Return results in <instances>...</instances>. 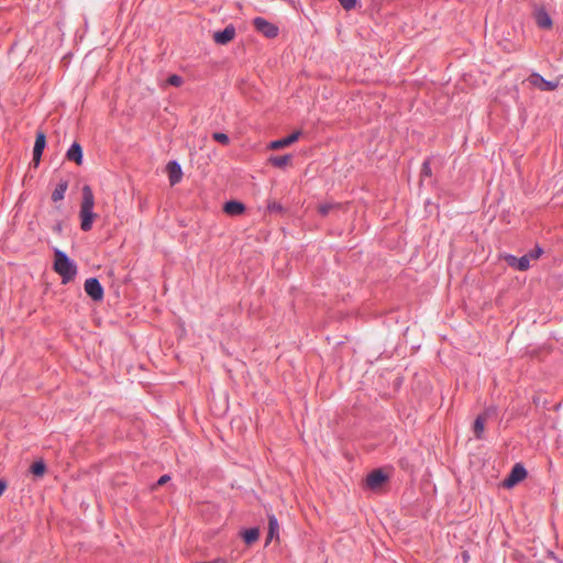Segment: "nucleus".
<instances>
[{"mask_svg": "<svg viewBox=\"0 0 563 563\" xmlns=\"http://www.w3.org/2000/svg\"><path fill=\"white\" fill-rule=\"evenodd\" d=\"M95 197L90 186L85 185L82 187V199L80 203V229L88 232L92 228V223L97 214L93 212Z\"/></svg>", "mask_w": 563, "mask_h": 563, "instance_id": "f257e3e1", "label": "nucleus"}, {"mask_svg": "<svg viewBox=\"0 0 563 563\" xmlns=\"http://www.w3.org/2000/svg\"><path fill=\"white\" fill-rule=\"evenodd\" d=\"M54 271L62 277L63 284L71 282L77 274V265L59 249L54 250Z\"/></svg>", "mask_w": 563, "mask_h": 563, "instance_id": "f03ea898", "label": "nucleus"}, {"mask_svg": "<svg viewBox=\"0 0 563 563\" xmlns=\"http://www.w3.org/2000/svg\"><path fill=\"white\" fill-rule=\"evenodd\" d=\"M528 82L541 91H553L559 86L558 81L547 80L539 73H532L528 77Z\"/></svg>", "mask_w": 563, "mask_h": 563, "instance_id": "7ed1b4c3", "label": "nucleus"}, {"mask_svg": "<svg viewBox=\"0 0 563 563\" xmlns=\"http://www.w3.org/2000/svg\"><path fill=\"white\" fill-rule=\"evenodd\" d=\"M86 294L95 301H100L103 298V287L100 284L99 279L96 277H90L86 279L84 285Z\"/></svg>", "mask_w": 563, "mask_h": 563, "instance_id": "20e7f679", "label": "nucleus"}, {"mask_svg": "<svg viewBox=\"0 0 563 563\" xmlns=\"http://www.w3.org/2000/svg\"><path fill=\"white\" fill-rule=\"evenodd\" d=\"M527 476V471L521 464H516L509 475L505 478L503 486L506 488H512L515 485L523 481Z\"/></svg>", "mask_w": 563, "mask_h": 563, "instance_id": "39448f33", "label": "nucleus"}, {"mask_svg": "<svg viewBox=\"0 0 563 563\" xmlns=\"http://www.w3.org/2000/svg\"><path fill=\"white\" fill-rule=\"evenodd\" d=\"M254 27L256 31L261 32L268 38H274L278 35V27L273 23L268 22L266 19L257 16L253 21Z\"/></svg>", "mask_w": 563, "mask_h": 563, "instance_id": "423d86ee", "label": "nucleus"}, {"mask_svg": "<svg viewBox=\"0 0 563 563\" xmlns=\"http://www.w3.org/2000/svg\"><path fill=\"white\" fill-rule=\"evenodd\" d=\"M45 146H46V136H45L44 132L37 131L34 147H33V163L35 166H37L40 164Z\"/></svg>", "mask_w": 563, "mask_h": 563, "instance_id": "0eeeda50", "label": "nucleus"}, {"mask_svg": "<svg viewBox=\"0 0 563 563\" xmlns=\"http://www.w3.org/2000/svg\"><path fill=\"white\" fill-rule=\"evenodd\" d=\"M235 36V29L232 24L225 26L222 31H218L213 35V40L217 44L225 45L232 41Z\"/></svg>", "mask_w": 563, "mask_h": 563, "instance_id": "6e6552de", "label": "nucleus"}, {"mask_svg": "<svg viewBox=\"0 0 563 563\" xmlns=\"http://www.w3.org/2000/svg\"><path fill=\"white\" fill-rule=\"evenodd\" d=\"M505 261L510 267L516 268L520 272H525L530 267L528 256L525 255L521 257H517L515 255L508 254L505 256Z\"/></svg>", "mask_w": 563, "mask_h": 563, "instance_id": "1a4fd4ad", "label": "nucleus"}, {"mask_svg": "<svg viewBox=\"0 0 563 563\" xmlns=\"http://www.w3.org/2000/svg\"><path fill=\"white\" fill-rule=\"evenodd\" d=\"M168 179L172 186L178 184L183 177L181 166L178 162L172 161L167 164Z\"/></svg>", "mask_w": 563, "mask_h": 563, "instance_id": "9d476101", "label": "nucleus"}, {"mask_svg": "<svg viewBox=\"0 0 563 563\" xmlns=\"http://www.w3.org/2000/svg\"><path fill=\"white\" fill-rule=\"evenodd\" d=\"M387 481V476L382 470H375L367 475L366 484L369 488L374 489L379 487Z\"/></svg>", "mask_w": 563, "mask_h": 563, "instance_id": "9b49d317", "label": "nucleus"}, {"mask_svg": "<svg viewBox=\"0 0 563 563\" xmlns=\"http://www.w3.org/2000/svg\"><path fill=\"white\" fill-rule=\"evenodd\" d=\"M300 135H301V132L296 131L286 137L273 141L269 144V147L272 150H279V148L289 146L290 144L295 143L299 139Z\"/></svg>", "mask_w": 563, "mask_h": 563, "instance_id": "f8f14e48", "label": "nucleus"}, {"mask_svg": "<svg viewBox=\"0 0 563 563\" xmlns=\"http://www.w3.org/2000/svg\"><path fill=\"white\" fill-rule=\"evenodd\" d=\"M66 158L77 165L82 164V148L77 142H74L66 152Z\"/></svg>", "mask_w": 563, "mask_h": 563, "instance_id": "ddd939ff", "label": "nucleus"}, {"mask_svg": "<svg viewBox=\"0 0 563 563\" xmlns=\"http://www.w3.org/2000/svg\"><path fill=\"white\" fill-rule=\"evenodd\" d=\"M536 23L541 29H549L552 25V20L547 11L538 9L534 14Z\"/></svg>", "mask_w": 563, "mask_h": 563, "instance_id": "4468645a", "label": "nucleus"}, {"mask_svg": "<svg viewBox=\"0 0 563 563\" xmlns=\"http://www.w3.org/2000/svg\"><path fill=\"white\" fill-rule=\"evenodd\" d=\"M223 210L227 214L239 216L244 212L245 207L242 202L230 200L224 203Z\"/></svg>", "mask_w": 563, "mask_h": 563, "instance_id": "2eb2a0df", "label": "nucleus"}, {"mask_svg": "<svg viewBox=\"0 0 563 563\" xmlns=\"http://www.w3.org/2000/svg\"><path fill=\"white\" fill-rule=\"evenodd\" d=\"M67 188H68L67 180L59 181L52 194V200L54 202L63 200L65 197V194L67 191Z\"/></svg>", "mask_w": 563, "mask_h": 563, "instance_id": "dca6fc26", "label": "nucleus"}, {"mask_svg": "<svg viewBox=\"0 0 563 563\" xmlns=\"http://www.w3.org/2000/svg\"><path fill=\"white\" fill-rule=\"evenodd\" d=\"M278 520L275 517V515H268V533H267V540L271 541L275 537H278Z\"/></svg>", "mask_w": 563, "mask_h": 563, "instance_id": "f3484780", "label": "nucleus"}, {"mask_svg": "<svg viewBox=\"0 0 563 563\" xmlns=\"http://www.w3.org/2000/svg\"><path fill=\"white\" fill-rule=\"evenodd\" d=\"M485 417L484 416H477V418L474 421L473 431L476 439H483L484 429H485Z\"/></svg>", "mask_w": 563, "mask_h": 563, "instance_id": "a211bd4d", "label": "nucleus"}, {"mask_svg": "<svg viewBox=\"0 0 563 563\" xmlns=\"http://www.w3.org/2000/svg\"><path fill=\"white\" fill-rule=\"evenodd\" d=\"M260 537V530L258 528H251V529H246L244 530V532L242 533V538L244 540V542L246 544H252L254 543Z\"/></svg>", "mask_w": 563, "mask_h": 563, "instance_id": "6ab92c4d", "label": "nucleus"}, {"mask_svg": "<svg viewBox=\"0 0 563 563\" xmlns=\"http://www.w3.org/2000/svg\"><path fill=\"white\" fill-rule=\"evenodd\" d=\"M291 159V156L289 154L282 155V156H273L269 158V162L273 166L282 168L286 166Z\"/></svg>", "mask_w": 563, "mask_h": 563, "instance_id": "aec40b11", "label": "nucleus"}, {"mask_svg": "<svg viewBox=\"0 0 563 563\" xmlns=\"http://www.w3.org/2000/svg\"><path fill=\"white\" fill-rule=\"evenodd\" d=\"M30 471L34 476L41 477L46 471V465L43 461H36L31 465Z\"/></svg>", "mask_w": 563, "mask_h": 563, "instance_id": "412c9836", "label": "nucleus"}, {"mask_svg": "<svg viewBox=\"0 0 563 563\" xmlns=\"http://www.w3.org/2000/svg\"><path fill=\"white\" fill-rule=\"evenodd\" d=\"M212 139L222 145H228L230 143L229 135L222 132H214L212 134Z\"/></svg>", "mask_w": 563, "mask_h": 563, "instance_id": "4be33fe9", "label": "nucleus"}, {"mask_svg": "<svg viewBox=\"0 0 563 563\" xmlns=\"http://www.w3.org/2000/svg\"><path fill=\"white\" fill-rule=\"evenodd\" d=\"M340 207V205L334 203H322L319 206V212L322 216H328L332 209Z\"/></svg>", "mask_w": 563, "mask_h": 563, "instance_id": "5701e85b", "label": "nucleus"}, {"mask_svg": "<svg viewBox=\"0 0 563 563\" xmlns=\"http://www.w3.org/2000/svg\"><path fill=\"white\" fill-rule=\"evenodd\" d=\"M542 253H543V250L541 247L537 246L534 250H532L529 253L525 254V256H528V260L530 262L531 260L539 258Z\"/></svg>", "mask_w": 563, "mask_h": 563, "instance_id": "b1692460", "label": "nucleus"}, {"mask_svg": "<svg viewBox=\"0 0 563 563\" xmlns=\"http://www.w3.org/2000/svg\"><path fill=\"white\" fill-rule=\"evenodd\" d=\"M167 82L170 85V86H175V87H178L183 84V78L178 75H170L168 78H167Z\"/></svg>", "mask_w": 563, "mask_h": 563, "instance_id": "393cba45", "label": "nucleus"}, {"mask_svg": "<svg viewBox=\"0 0 563 563\" xmlns=\"http://www.w3.org/2000/svg\"><path fill=\"white\" fill-rule=\"evenodd\" d=\"M340 4L345 10H352L355 8L357 0H339Z\"/></svg>", "mask_w": 563, "mask_h": 563, "instance_id": "a878e982", "label": "nucleus"}, {"mask_svg": "<svg viewBox=\"0 0 563 563\" xmlns=\"http://www.w3.org/2000/svg\"><path fill=\"white\" fill-rule=\"evenodd\" d=\"M496 412H497V409L495 407H488L485 409V411L481 416H484L485 420H487L488 418L495 416Z\"/></svg>", "mask_w": 563, "mask_h": 563, "instance_id": "bb28decb", "label": "nucleus"}, {"mask_svg": "<svg viewBox=\"0 0 563 563\" xmlns=\"http://www.w3.org/2000/svg\"><path fill=\"white\" fill-rule=\"evenodd\" d=\"M421 174L423 176H430L431 175V166H430V162L429 161H426L422 164Z\"/></svg>", "mask_w": 563, "mask_h": 563, "instance_id": "cd10ccee", "label": "nucleus"}, {"mask_svg": "<svg viewBox=\"0 0 563 563\" xmlns=\"http://www.w3.org/2000/svg\"><path fill=\"white\" fill-rule=\"evenodd\" d=\"M268 209H269L271 211H278V212H279V211H282V210H283V207H282V205H280V203H278V202L274 201V202H272V203H269V205H268Z\"/></svg>", "mask_w": 563, "mask_h": 563, "instance_id": "c85d7f7f", "label": "nucleus"}, {"mask_svg": "<svg viewBox=\"0 0 563 563\" xmlns=\"http://www.w3.org/2000/svg\"><path fill=\"white\" fill-rule=\"evenodd\" d=\"M170 479V476L165 474L163 476H161L156 483L157 486H162V485H165L168 481Z\"/></svg>", "mask_w": 563, "mask_h": 563, "instance_id": "c756f323", "label": "nucleus"}, {"mask_svg": "<svg viewBox=\"0 0 563 563\" xmlns=\"http://www.w3.org/2000/svg\"><path fill=\"white\" fill-rule=\"evenodd\" d=\"M7 488V483L0 479V496L4 493Z\"/></svg>", "mask_w": 563, "mask_h": 563, "instance_id": "7c9ffc66", "label": "nucleus"}]
</instances>
